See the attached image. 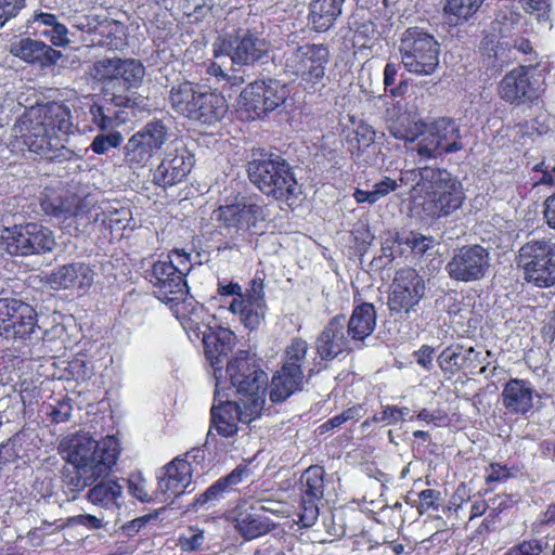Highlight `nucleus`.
I'll return each instance as SVG.
<instances>
[{"label": "nucleus", "mask_w": 555, "mask_h": 555, "mask_svg": "<svg viewBox=\"0 0 555 555\" xmlns=\"http://www.w3.org/2000/svg\"><path fill=\"white\" fill-rule=\"evenodd\" d=\"M305 375L281 367L271 380L270 400L273 403L285 401L293 393L301 389Z\"/></svg>", "instance_id": "72a5a7b5"}, {"label": "nucleus", "mask_w": 555, "mask_h": 555, "mask_svg": "<svg viewBox=\"0 0 555 555\" xmlns=\"http://www.w3.org/2000/svg\"><path fill=\"white\" fill-rule=\"evenodd\" d=\"M399 52L403 66L415 75H431L439 65L440 46L438 41L418 27L408 28L403 33Z\"/></svg>", "instance_id": "6e6552de"}, {"label": "nucleus", "mask_w": 555, "mask_h": 555, "mask_svg": "<svg viewBox=\"0 0 555 555\" xmlns=\"http://www.w3.org/2000/svg\"><path fill=\"white\" fill-rule=\"evenodd\" d=\"M168 304H171L170 309L172 313L180 323H182V321H185V319L191 314V307L194 308L197 301L192 297H188L185 294L183 299L169 301Z\"/></svg>", "instance_id": "0e129e2a"}, {"label": "nucleus", "mask_w": 555, "mask_h": 555, "mask_svg": "<svg viewBox=\"0 0 555 555\" xmlns=\"http://www.w3.org/2000/svg\"><path fill=\"white\" fill-rule=\"evenodd\" d=\"M15 312H10V321L9 323L12 326H9L10 332L4 333L5 338H27L29 337L35 328L37 323V313L35 309L20 300L16 299V305H14Z\"/></svg>", "instance_id": "7c9ffc66"}, {"label": "nucleus", "mask_w": 555, "mask_h": 555, "mask_svg": "<svg viewBox=\"0 0 555 555\" xmlns=\"http://www.w3.org/2000/svg\"><path fill=\"white\" fill-rule=\"evenodd\" d=\"M425 281L414 269H401L390 285L388 307L391 313H410L425 296Z\"/></svg>", "instance_id": "a211bd4d"}, {"label": "nucleus", "mask_w": 555, "mask_h": 555, "mask_svg": "<svg viewBox=\"0 0 555 555\" xmlns=\"http://www.w3.org/2000/svg\"><path fill=\"white\" fill-rule=\"evenodd\" d=\"M11 52L27 63H37L42 67L55 64L62 53L42 41L24 38L11 46Z\"/></svg>", "instance_id": "a878e982"}, {"label": "nucleus", "mask_w": 555, "mask_h": 555, "mask_svg": "<svg viewBox=\"0 0 555 555\" xmlns=\"http://www.w3.org/2000/svg\"><path fill=\"white\" fill-rule=\"evenodd\" d=\"M91 222H102L112 231L125 230L131 221V211L127 207H116L111 204L91 209Z\"/></svg>", "instance_id": "c9c22d12"}, {"label": "nucleus", "mask_w": 555, "mask_h": 555, "mask_svg": "<svg viewBox=\"0 0 555 555\" xmlns=\"http://www.w3.org/2000/svg\"><path fill=\"white\" fill-rule=\"evenodd\" d=\"M539 64L520 65L507 72L498 83V95L514 105H535L545 91V74Z\"/></svg>", "instance_id": "423d86ee"}, {"label": "nucleus", "mask_w": 555, "mask_h": 555, "mask_svg": "<svg viewBox=\"0 0 555 555\" xmlns=\"http://www.w3.org/2000/svg\"><path fill=\"white\" fill-rule=\"evenodd\" d=\"M1 246L10 255L13 256H29L30 249L28 248L27 231L25 224L5 228L1 233Z\"/></svg>", "instance_id": "4c0bfd02"}, {"label": "nucleus", "mask_w": 555, "mask_h": 555, "mask_svg": "<svg viewBox=\"0 0 555 555\" xmlns=\"http://www.w3.org/2000/svg\"><path fill=\"white\" fill-rule=\"evenodd\" d=\"M203 87L190 81H183L171 87L169 102L172 109L190 119L195 116L197 101L199 100Z\"/></svg>", "instance_id": "c756f323"}, {"label": "nucleus", "mask_w": 555, "mask_h": 555, "mask_svg": "<svg viewBox=\"0 0 555 555\" xmlns=\"http://www.w3.org/2000/svg\"><path fill=\"white\" fill-rule=\"evenodd\" d=\"M25 7V0H0V26L15 17Z\"/></svg>", "instance_id": "052dcab7"}, {"label": "nucleus", "mask_w": 555, "mask_h": 555, "mask_svg": "<svg viewBox=\"0 0 555 555\" xmlns=\"http://www.w3.org/2000/svg\"><path fill=\"white\" fill-rule=\"evenodd\" d=\"M225 489L219 479L196 499L195 504L203 506L208 503H215L222 498Z\"/></svg>", "instance_id": "338daca9"}, {"label": "nucleus", "mask_w": 555, "mask_h": 555, "mask_svg": "<svg viewBox=\"0 0 555 555\" xmlns=\"http://www.w3.org/2000/svg\"><path fill=\"white\" fill-rule=\"evenodd\" d=\"M59 449L66 462L75 468V476L66 481L72 491H81L107 476L120 453L118 440L114 436H107L99 442L87 433L64 437Z\"/></svg>", "instance_id": "f03ea898"}, {"label": "nucleus", "mask_w": 555, "mask_h": 555, "mask_svg": "<svg viewBox=\"0 0 555 555\" xmlns=\"http://www.w3.org/2000/svg\"><path fill=\"white\" fill-rule=\"evenodd\" d=\"M215 218L225 235L238 238L264 220V206L261 201L242 197L233 204L220 206L215 211Z\"/></svg>", "instance_id": "2eb2a0df"}, {"label": "nucleus", "mask_w": 555, "mask_h": 555, "mask_svg": "<svg viewBox=\"0 0 555 555\" xmlns=\"http://www.w3.org/2000/svg\"><path fill=\"white\" fill-rule=\"evenodd\" d=\"M205 537L203 530L190 527L180 534L179 546L183 552H194L202 546Z\"/></svg>", "instance_id": "3c124183"}, {"label": "nucleus", "mask_w": 555, "mask_h": 555, "mask_svg": "<svg viewBox=\"0 0 555 555\" xmlns=\"http://www.w3.org/2000/svg\"><path fill=\"white\" fill-rule=\"evenodd\" d=\"M387 116L390 133L403 140L408 152L420 160L463 150L460 126L451 118L442 117L425 124L414 112H408L406 104L402 101L388 108Z\"/></svg>", "instance_id": "f257e3e1"}, {"label": "nucleus", "mask_w": 555, "mask_h": 555, "mask_svg": "<svg viewBox=\"0 0 555 555\" xmlns=\"http://www.w3.org/2000/svg\"><path fill=\"white\" fill-rule=\"evenodd\" d=\"M270 49L269 42L249 29L219 37L214 43V56L230 57L233 64L249 65L261 60Z\"/></svg>", "instance_id": "4468645a"}, {"label": "nucleus", "mask_w": 555, "mask_h": 555, "mask_svg": "<svg viewBox=\"0 0 555 555\" xmlns=\"http://www.w3.org/2000/svg\"><path fill=\"white\" fill-rule=\"evenodd\" d=\"M409 414L410 409L406 406L397 408L393 405H385L380 413L373 416L372 422H387L388 424H396L398 422L404 421Z\"/></svg>", "instance_id": "6e6d98bb"}, {"label": "nucleus", "mask_w": 555, "mask_h": 555, "mask_svg": "<svg viewBox=\"0 0 555 555\" xmlns=\"http://www.w3.org/2000/svg\"><path fill=\"white\" fill-rule=\"evenodd\" d=\"M229 311L237 315L241 323L256 330L264 320L267 304L261 279H254L243 297H234L229 304Z\"/></svg>", "instance_id": "412c9836"}, {"label": "nucleus", "mask_w": 555, "mask_h": 555, "mask_svg": "<svg viewBox=\"0 0 555 555\" xmlns=\"http://www.w3.org/2000/svg\"><path fill=\"white\" fill-rule=\"evenodd\" d=\"M144 76L143 65L135 60H119L116 85L122 89L137 86Z\"/></svg>", "instance_id": "79ce46f5"}, {"label": "nucleus", "mask_w": 555, "mask_h": 555, "mask_svg": "<svg viewBox=\"0 0 555 555\" xmlns=\"http://www.w3.org/2000/svg\"><path fill=\"white\" fill-rule=\"evenodd\" d=\"M196 106L197 112H195L193 120L203 124H214L220 120L228 111L225 98L220 93L208 90L205 86Z\"/></svg>", "instance_id": "2f4dec72"}, {"label": "nucleus", "mask_w": 555, "mask_h": 555, "mask_svg": "<svg viewBox=\"0 0 555 555\" xmlns=\"http://www.w3.org/2000/svg\"><path fill=\"white\" fill-rule=\"evenodd\" d=\"M168 140V129L160 120L147 122L132 134L124 146L125 160L130 167L144 168Z\"/></svg>", "instance_id": "dca6fc26"}, {"label": "nucleus", "mask_w": 555, "mask_h": 555, "mask_svg": "<svg viewBox=\"0 0 555 555\" xmlns=\"http://www.w3.org/2000/svg\"><path fill=\"white\" fill-rule=\"evenodd\" d=\"M463 347L450 346L446 348L438 357V363L443 371H455L461 366Z\"/></svg>", "instance_id": "5fc2aeb1"}, {"label": "nucleus", "mask_w": 555, "mask_h": 555, "mask_svg": "<svg viewBox=\"0 0 555 555\" xmlns=\"http://www.w3.org/2000/svg\"><path fill=\"white\" fill-rule=\"evenodd\" d=\"M354 347L346 330V318L341 314L331 319L317 340V351L325 360H333L340 353L350 352Z\"/></svg>", "instance_id": "b1692460"}, {"label": "nucleus", "mask_w": 555, "mask_h": 555, "mask_svg": "<svg viewBox=\"0 0 555 555\" xmlns=\"http://www.w3.org/2000/svg\"><path fill=\"white\" fill-rule=\"evenodd\" d=\"M289 90L285 83L269 79L249 83L240 94L238 106L246 119L262 118L286 101Z\"/></svg>", "instance_id": "f8f14e48"}, {"label": "nucleus", "mask_w": 555, "mask_h": 555, "mask_svg": "<svg viewBox=\"0 0 555 555\" xmlns=\"http://www.w3.org/2000/svg\"><path fill=\"white\" fill-rule=\"evenodd\" d=\"M401 183L411 185L412 198L431 218L449 216L463 204L461 182L444 169L422 167L401 172Z\"/></svg>", "instance_id": "20e7f679"}, {"label": "nucleus", "mask_w": 555, "mask_h": 555, "mask_svg": "<svg viewBox=\"0 0 555 555\" xmlns=\"http://www.w3.org/2000/svg\"><path fill=\"white\" fill-rule=\"evenodd\" d=\"M124 137L119 131H112L106 134L94 137L91 149L95 154H105L109 149L118 147L122 143Z\"/></svg>", "instance_id": "8fccbe9b"}, {"label": "nucleus", "mask_w": 555, "mask_h": 555, "mask_svg": "<svg viewBox=\"0 0 555 555\" xmlns=\"http://www.w3.org/2000/svg\"><path fill=\"white\" fill-rule=\"evenodd\" d=\"M512 476L513 473L511 468L498 463L490 464L486 470L487 482L504 481Z\"/></svg>", "instance_id": "774afa93"}, {"label": "nucleus", "mask_w": 555, "mask_h": 555, "mask_svg": "<svg viewBox=\"0 0 555 555\" xmlns=\"http://www.w3.org/2000/svg\"><path fill=\"white\" fill-rule=\"evenodd\" d=\"M301 496L322 500L324 495V469L321 466H310L301 475Z\"/></svg>", "instance_id": "58836bf2"}, {"label": "nucleus", "mask_w": 555, "mask_h": 555, "mask_svg": "<svg viewBox=\"0 0 555 555\" xmlns=\"http://www.w3.org/2000/svg\"><path fill=\"white\" fill-rule=\"evenodd\" d=\"M68 525L83 526L89 530L100 529L104 527V518L91 514H79L68 518Z\"/></svg>", "instance_id": "e2e57ef3"}, {"label": "nucleus", "mask_w": 555, "mask_h": 555, "mask_svg": "<svg viewBox=\"0 0 555 555\" xmlns=\"http://www.w3.org/2000/svg\"><path fill=\"white\" fill-rule=\"evenodd\" d=\"M250 181L267 196L289 204L299 188L289 165L281 157L254 160L248 165Z\"/></svg>", "instance_id": "39448f33"}, {"label": "nucleus", "mask_w": 555, "mask_h": 555, "mask_svg": "<svg viewBox=\"0 0 555 555\" xmlns=\"http://www.w3.org/2000/svg\"><path fill=\"white\" fill-rule=\"evenodd\" d=\"M191 314L185 319V321H182L181 325L189 335L193 333L195 337L199 338L203 335V332L207 327H210L204 323V319L207 317V313L205 312L204 307L198 302L194 308L191 307Z\"/></svg>", "instance_id": "49530a36"}, {"label": "nucleus", "mask_w": 555, "mask_h": 555, "mask_svg": "<svg viewBox=\"0 0 555 555\" xmlns=\"http://www.w3.org/2000/svg\"><path fill=\"white\" fill-rule=\"evenodd\" d=\"M321 500H312L301 496L299 522L302 527H311L319 517V502Z\"/></svg>", "instance_id": "603ef678"}, {"label": "nucleus", "mask_w": 555, "mask_h": 555, "mask_svg": "<svg viewBox=\"0 0 555 555\" xmlns=\"http://www.w3.org/2000/svg\"><path fill=\"white\" fill-rule=\"evenodd\" d=\"M129 493L141 502H150L152 500L147 490V482L141 475H131L128 479Z\"/></svg>", "instance_id": "13d9d810"}, {"label": "nucleus", "mask_w": 555, "mask_h": 555, "mask_svg": "<svg viewBox=\"0 0 555 555\" xmlns=\"http://www.w3.org/2000/svg\"><path fill=\"white\" fill-rule=\"evenodd\" d=\"M267 509L262 504L242 502L229 511L227 519L238 535L250 541L266 535L275 527L266 515Z\"/></svg>", "instance_id": "6ab92c4d"}, {"label": "nucleus", "mask_w": 555, "mask_h": 555, "mask_svg": "<svg viewBox=\"0 0 555 555\" xmlns=\"http://www.w3.org/2000/svg\"><path fill=\"white\" fill-rule=\"evenodd\" d=\"M93 121L101 130L114 129L124 122L117 114L112 115L109 108L95 106L91 109Z\"/></svg>", "instance_id": "864d4df0"}, {"label": "nucleus", "mask_w": 555, "mask_h": 555, "mask_svg": "<svg viewBox=\"0 0 555 555\" xmlns=\"http://www.w3.org/2000/svg\"><path fill=\"white\" fill-rule=\"evenodd\" d=\"M547 547L548 542L545 538H532L513 545L505 555H543Z\"/></svg>", "instance_id": "a18cd8bd"}, {"label": "nucleus", "mask_w": 555, "mask_h": 555, "mask_svg": "<svg viewBox=\"0 0 555 555\" xmlns=\"http://www.w3.org/2000/svg\"><path fill=\"white\" fill-rule=\"evenodd\" d=\"M518 263L527 282L538 287L555 285V244L550 241L526 243L519 249Z\"/></svg>", "instance_id": "9b49d317"}, {"label": "nucleus", "mask_w": 555, "mask_h": 555, "mask_svg": "<svg viewBox=\"0 0 555 555\" xmlns=\"http://www.w3.org/2000/svg\"><path fill=\"white\" fill-rule=\"evenodd\" d=\"M328 61L330 51L324 44L288 46L284 52L285 70L311 86L322 81Z\"/></svg>", "instance_id": "ddd939ff"}, {"label": "nucleus", "mask_w": 555, "mask_h": 555, "mask_svg": "<svg viewBox=\"0 0 555 555\" xmlns=\"http://www.w3.org/2000/svg\"><path fill=\"white\" fill-rule=\"evenodd\" d=\"M193 165L194 157L185 147L169 151L153 170L152 181L163 189L177 185L186 179Z\"/></svg>", "instance_id": "4be33fe9"}, {"label": "nucleus", "mask_w": 555, "mask_h": 555, "mask_svg": "<svg viewBox=\"0 0 555 555\" xmlns=\"http://www.w3.org/2000/svg\"><path fill=\"white\" fill-rule=\"evenodd\" d=\"M75 268L73 263H68L55 269L49 276V284L54 289H70L73 288V274Z\"/></svg>", "instance_id": "09e8293b"}, {"label": "nucleus", "mask_w": 555, "mask_h": 555, "mask_svg": "<svg viewBox=\"0 0 555 555\" xmlns=\"http://www.w3.org/2000/svg\"><path fill=\"white\" fill-rule=\"evenodd\" d=\"M504 408L513 414H526L533 406V388L530 382L509 379L501 393Z\"/></svg>", "instance_id": "bb28decb"}, {"label": "nucleus", "mask_w": 555, "mask_h": 555, "mask_svg": "<svg viewBox=\"0 0 555 555\" xmlns=\"http://www.w3.org/2000/svg\"><path fill=\"white\" fill-rule=\"evenodd\" d=\"M485 0H448L444 12L450 24L457 25L468 21L477 13Z\"/></svg>", "instance_id": "ea45409f"}, {"label": "nucleus", "mask_w": 555, "mask_h": 555, "mask_svg": "<svg viewBox=\"0 0 555 555\" xmlns=\"http://www.w3.org/2000/svg\"><path fill=\"white\" fill-rule=\"evenodd\" d=\"M481 50L483 63L487 67H495L506 62L505 49L493 38L486 37Z\"/></svg>", "instance_id": "c03bdc74"}, {"label": "nucleus", "mask_w": 555, "mask_h": 555, "mask_svg": "<svg viewBox=\"0 0 555 555\" xmlns=\"http://www.w3.org/2000/svg\"><path fill=\"white\" fill-rule=\"evenodd\" d=\"M192 481L191 462L176 457L164 467L158 476V493L167 501L183 494Z\"/></svg>", "instance_id": "393cba45"}, {"label": "nucleus", "mask_w": 555, "mask_h": 555, "mask_svg": "<svg viewBox=\"0 0 555 555\" xmlns=\"http://www.w3.org/2000/svg\"><path fill=\"white\" fill-rule=\"evenodd\" d=\"M29 27L55 47H66L70 42L67 27L52 13L35 11L29 20Z\"/></svg>", "instance_id": "cd10ccee"}, {"label": "nucleus", "mask_w": 555, "mask_h": 555, "mask_svg": "<svg viewBox=\"0 0 555 555\" xmlns=\"http://www.w3.org/2000/svg\"><path fill=\"white\" fill-rule=\"evenodd\" d=\"M122 492L124 486L118 480L101 481L88 491L87 499L93 505L115 511L122 504Z\"/></svg>", "instance_id": "473e14b6"}, {"label": "nucleus", "mask_w": 555, "mask_h": 555, "mask_svg": "<svg viewBox=\"0 0 555 555\" xmlns=\"http://www.w3.org/2000/svg\"><path fill=\"white\" fill-rule=\"evenodd\" d=\"M307 341L301 338L293 339L285 349L282 367L304 374L307 364Z\"/></svg>", "instance_id": "a19ab883"}, {"label": "nucleus", "mask_w": 555, "mask_h": 555, "mask_svg": "<svg viewBox=\"0 0 555 555\" xmlns=\"http://www.w3.org/2000/svg\"><path fill=\"white\" fill-rule=\"evenodd\" d=\"M225 375V379H222L224 387L229 379L238 397L250 401L259 398L264 405L268 375L259 367L255 354L238 350L229 361Z\"/></svg>", "instance_id": "1a4fd4ad"}, {"label": "nucleus", "mask_w": 555, "mask_h": 555, "mask_svg": "<svg viewBox=\"0 0 555 555\" xmlns=\"http://www.w3.org/2000/svg\"><path fill=\"white\" fill-rule=\"evenodd\" d=\"M49 416L55 423L67 422L72 415L73 406L69 400L63 399L49 408Z\"/></svg>", "instance_id": "680f3d73"}, {"label": "nucleus", "mask_w": 555, "mask_h": 555, "mask_svg": "<svg viewBox=\"0 0 555 555\" xmlns=\"http://www.w3.org/2000/svg\"><path fill=\"white\" fill-rule=\"evenodd\" d=\"M521 20V15L512 10L501 12L498 15L496 22L502 24V27L499 28L502 38H507L511 36L512 30L519 24Z\"/></svg>", "instance_id": "bf43d9fd"}, {"label": "nucleus", "mask_w": 555, "mask_h": 555, "mask_svg": "<svg viewBox=\"0 0 555 555\" xmlns=\"http://www.w3.org/2000/svg\"><path fill=\"white\" fill-rule=\"evenodd\" d=\"M345 0H312L309 20L318 31L327 30L341 13Z\"/></svg>", "instance_id": "f704fd0d"}, {"label": "nucleus", "mask_w": 555, "mask_h": 555, "mask_svg": "<svg viewBox=\"0 0 555 555\" xmlns=\"http://www.w3.org/2000/svg\"><path fill=\"white\" fill-rule=\"evenodd\" d=\"M14 305H16V299L15 298H9V297H5V298H0V335L1 336H4V333H8L10 332V327L9 326H12L9 321H10V312H15L16 310H13L14 309Z\"/></svg>", "instance_id": "69168bd1"}, {"label": "nucleus", "mask_w": 555, "mask_h": 555, "mask_svg": "<svg viewBox=\"0 0 555 555\" xmlns=\"http://www.w3.org/2000/svg\"><path fill=\"white\" fill-rule=\"evenodd\" d=\"M23 144L29 151L47 158L61 156L69 137L77 131L72 121L70 109L64 104L51 102L33 107L15 125Z\"/></svg>", "instance_id": "7ed1b4c3"}, {"label": "nucleus", "mask_w": 555, "mask_h": 555, "mask_svg": "<svg viewBox=\"0 0 555 555\" xmlns=\"http://www.w3.org/2000/svg\"><path fill=\"white\" fill-rule=\"evenodd\" d=\"M30 255L52 251L56 242L53 232L42 224L25 223Z\"/></svg>", "instance_id": "e433bc0d"}, {"label": "nucleus", "mask_w": 555, "mask_h": 555, "mask_svg": "<svg viewBox=\"0 0 555 555\" xmlns=\"http://www.w3.org/2000/svg\"><path fill=\"white\" fill-rule=\"evenodd\" d=\"M224 385L220 390V395L215 392V403L210 409L211 427L216 431L225 437H233L237 433V424H248L262 414L264 405L262 401L254 399L253 401L238 397V401L222 400V391Z\"/></svg>", "instance_id": "9d476101"}, {"label": "nucleus", "mask_w": 555, "mask_h": 555, "mask_svg": "<svg viewBox=\"0 0 555 555\" xmlns=\"http://www.w3.org/2000/svg\"><path fill=\"white\" fill-rule=\"evenodd\" d=\"M201 337L204 344L206 358L214 369L216 393L220 395V390L222 388V371L219 364L221 363V358L232 351L236 343V336L230 328L210 326L203 332Z\"/></svg>", "instance_id": "5701e85b"}, {"label": "nucleus", "mask_w": 555, "mask_h": 555, "mask_svg": "<svg viewBox=\"0 0 555 555\" xmlns=\"http://www.w3.org/2000/svg\"><path fill=\"white\" fill-rule=\"evenodd\" d=\"M119 60L118 57L99 60L93 65L92 76L99 81L115 86Z\"/></svg>", "instance_id": "37998d69"}, {"label": "nucleus", "mask_w": 555, "mask_h": 555, "mask_svg": "<svg viewBox=\"0 0 555 555\" xmlns=\"http://www.w3.org/2000/svg\"><path fill=\"white\" fill-rule=\"evenodd\" d=\"M73 289L87 291L94 282L93 269L85 262H74Z\"/></svg>", "instance_id": "de8ad7c7"}, {"label": "nucleus", "mask_w": 555, "mask_h": 555, "mask_svg": "<svg viewBox=\"0 0 555 555\" xmlns=\"http://www.w3.org/2000/svg\"><path fill=\"white\" fill-rule=\"evenodd\" d=\"M403 243L411 247L415 254L422 255L434 247L435 240L431 236L411 232L403 238Z\"/></svg>", "instance_id": "4d7b16f0"}, {"label": "nucleus", "mask_w": 555, "mask_h": 555, "mask_svg": "<svg viewBox=\"0 0 555 555\" xmlns=\"http://www.w3.org/2000/svg\"><path fill=\"white\" fill-rule=\"evenodd\" d=\"M191 268L190 255L179 249L156 261L151 273L155 296L163 302L183 299L188 294L184 278Z\"/></svg>", "instance_id": "0eeeda50"}, {"label": "nucleus", "mask_w": 555, "mask_h": 555, "mask_svg": "<svg viewBox=\"0 0 555 555\" xmlns=\"http://www.w3.org/2000/svg\"><path fill=\"white\" fill-rule=\"evenodd\" d=\"M43 212L63 223L68 232H83L91 223L89 204L76 195L66 197L44 193L40 198Z\"/></svg>", "instance_id": "f3484780"}, {"label": "nucleus", "mask_w": 555, "mask_h": 555, "mask_svg": "<svg viewBox=\"0 0 555 555\" xmlns=\"http://www.w3.org/2000/svg\"><path fill=\"white\" fill-rule=\"evenodd\" d=\"M489 267V251L480 245H472L457 249L446 269L451 279L472 282L482 279Z\"/></svg>", "instance_id": "aec40b11"}, {"label": "nucleus", "mask_w": 555, "mask_h": 555, "mask_svg": "<svg viewBox=\"0 0 555 555\" xmlns=\"http://www.w3.org/2000/svg\"><path fill=\"white\" fill-rule=\"evenodd\" d=\"M376 326V311L372 304L357 306L349 321H346V330L357 348H361L365 338L372 335Z\"/></svg>", "instance_id": "c85d7f7f"}]
</instances>
